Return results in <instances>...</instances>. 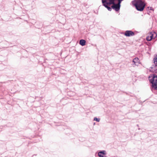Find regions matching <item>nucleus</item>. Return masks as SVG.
Masks as SVG:
<instances>
[{
  "label": "nucleus",
  "mask_w": 157,
  "mask_h": 157,
  "mask_svg": "<svg viewBox=\"0 0 157 157\" xmlns=\"http://www.w3.org/2000/svg\"><path fill=\"white\" fill-rule=\"evenodd\" d=\"M133 4L135 6L136 10L139 11H143L145 6V4L141 0H136L132 2Z\"/></svg>",
  "instance_id": "1"
},
{
  "label": "nucleus",
  "mask_w": 157,
  "mask_h": 157,
  "mask_svg": "<svg viewBox=\"0 0 157 157\" xmlns=\"http://www.w3.org/2000/svg\"><path fill=\"white\" fill-rule=\"evenodd\" d=\"M115 0H102L103 5L106 8L109 10L111 11V8L109 6L112 4Z\"/></svg>",
  "instance_id": "2"
},
{
  "label": "nucleus",
  "mask_w": 157,
  "mask_h": 157,
  "mask_svg": "<svg viewBox=\"0 0 157 157\" xmlns=\"http://www.w3.org/2000/svg\"><path fill=\"white\" fill-rule=\"evenodd\" d=\"M122 0H115L114 3L112 4V8L116 11H118L120 8V3Z\"/></svg>",
  "instance_id": "3"
},
{
  "label": "nucleus",
  "mask_w": 157,
  "mask_h": 157,
  "mask_svg": "<svg viewBox=\"0 0 157 157\" xmlns=\"http://www.w3.org/2000/svg\"><path fill=\"white\" fill-rule=\"evenodd\" d=\"M150 82L152 84V86L155 89H157V76L153 75L152 77V78L150 79Z\"/></svg>",
  "instance_id": "4"
},
{
  "label": "nucleus",
  "mask_w": 157,
  "mask_h": 157,
  "mask_svg": "<svg viewBox=\"0 0 157 157\" xmlns=\"http://www.w3.org/2000/svg\"><path fill=\"white\" fill-rule=\"evenodd\" d=\"M157 34L155 33H150L147 37V40L148 41H150L152 39H154L156 37Z\"/></svg>",
  "instance_id": "5"
},
{
  "label": "nucleus",
  "mask_w": 157,
  "mask_h": 157,
  "mask_svg": "<svg viewBox=\"0 0 157 157\" xmlns=\"http://www.w3.org/2000/svg\"><path fill=\"white\" fill-rule=\"evenodd\" d=\"M134 34V33L130 31H127L125 33V35L126 36H133Z\"/></svg>",
  "instance_id": "6"
},
{
  "label": "nucleus",
  "mask_w": 157,
  "mask_h": 157,
  "mask_svg": "<svg viewBox=\"0 0 157 157\" xmlns=\"http://www.w3.org/2000/svg\"><path fill=\"white\" fill-rule=\"evenodd\" d=\"M105 151H100L98 153V155L100 157H105Z\"/></svg>",
  "instance_id": "7"
},
{
  "label": "nucleus",
  "mask_w": 157,
  "mask_h": 157,
  "mask_svg": "<svg viewBox=\"0 0 157 157\" xmlns=\"http://www.w3.org/2000/svg\"><path fill=\"white\" fill-rule=\"evenodd\" d=\"M133 62L135 64L137 65L140 63V61L139 60V59L137 58H134L133 61Z\"/></svg>",
  "instance_id": "8"
},
{
  "label": "nucleus",
  "mask_w": 157,
  "mask_h": 157,
  "mask_svg": "<svg viewBox=\"0 0 157 157\" xmlns=\"http://www.w3.org/2000/svg\"><path fill=\"white\" fill-rule=\"evenodd\" d=\"M86 41L84 40H80L79 44H80L82 46H84L85 45Z\"/></svg>",
  "instance_id": "9"
},
{
  "label": "nucleus",
  "mask_w": 157,
  "mask_h": 157,
  "mask_svg": "<svg viewBox=\"0 0 157 157\" xmlns=\"http://www.w3.org/2000/svg\"><path fill=\"white\" fill-rule=\"evenodd\" d=\"M154 63H157V55L154 58Z\"/></svg>",
  "instance_id": "10"
},
{
  "label": "nucleus",
  "mask_w": 157,
  "mask_h": 157,
  "mask_svg": "<svg viewBox=\"0 0 157 157\" xmlns=\"http://www.w3.org/2000/svg\"><path fill=\"white\" fill-rule=\"evenodd\" d=\"M94 120L95 121H97L99 122L100 121V119L98 118H97L96 117L94 118Z\"/></svg>",
  "instance_id": "11"
}]
</instances>
